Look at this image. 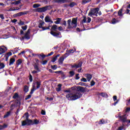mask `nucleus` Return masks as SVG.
I'll return each mask as SVG.
<instances>
[{"label": "nucleus", "instance_id": "c756f323", "mask_svg": "<svg viewBox=\"0 0 130 130\" xmlns=\"http://www.w3.org/2000/svg\"><path fill=\"white\" fill-rule=\"evenodd\" d=\"M118 15L119 16V17H122V16H123V14H122V9H121L119 10Z\"/></svg>", "mask_w": 130, "mask_h": 130}, {"label": "nucleus", "instance_id": "20e7f679", "mask_svg": "<svg viewBox=\"0 0 130 130\" xmlns=\"http://www.w3.org/2000/svg\"><path fill=\"white\" fill-rule=\"evenodd\" d=\"M118 117L123 123H124V122H127L128 124L130 123V120H127V115L126 114H124L121 116L120 115V113H119Z\"/></svg>", "mask_w": 130, "mask_h": 130}, {"label": "nucleus", "instance_id": "774afa93", "mask_svg": "<svg viewBox=\"0 0 130 130\" xmlns=\"http://www.w3.org/2000/svg\"><path fill=\"white\" fill-rule=\"evenodd\" d=\"M53 52H51L50 53H49L47 56H50L51 55H52V54H53Z\"/></svg>", "mask_w": 130, "mask_h": 130}, {"label": "nucleus", "instance_id": "9d476101", "mask_svg": "<svg viewBox=\"0 0 130 130\" xmlns=\"http://www.w3.org/2000/svg\"><path fill=\"white\" fill-rule=\"evenodd\" d=\"M45 23L43 21L41 22L39 24V28H42V30L40 31H44L45 30H48L49 29V27L50 26H49L47 27H43V25H44Z\"/></svg>", "mask_w": 130, "mask_h": 130}, {"label": "nucleus", "instance_id": "a18cd8bd", "mask_svg": "<svg viewBox=\"0 0 130 130\" xmlns=\"http://www.w3.org/2000/svg\"><path fill=\"white\" fill-rule=\"evenodd\" d=\"M78 85L80 86H86V83L81 82L78 83Z\"/></svg>", "mask_w": 130, "mask_h": 130}, {"label": "nucleus", "instance_id": "bf43d9fd", "mask_svg": "<svg viewBox=\"0 0 130 130\" xmlns=\"http://www.w3.org/2000/svg\"><path fill=\"white\" fill-rule=\"evenodd\" d=\"M113 99L114 101H116V100H117V96L115 95L113 97Z\"/></svg>", "mask_w": 130, "mask_h": 130}, {"label": "nucleus", "instance_id": "7ed1b4c3", "mask_svg": "<svg viewBox=\"0 0 130 130\" xmlns=\"http://www.w3.org/2000/svg\"><path fill=\"white\" fill-rule=\"evenodd\" d=\"M78 21V19L76 18H73L72 19H69L67 21V24H68V29H73L74 28H77V26H78V24L77 23V22Z\"/></svg>", "mask_w": 130, "mask_h": 130}, {"label": "nucleus", "instance_id": "4468645a", "mask_svg": "<svg viewBox=\"0 0 130 130\" xmlns=\"http://www.w3.org/2000/svg\"><path fill=\"white\" fill-rule=\"evenodd\" d=\"M30 32H31V29H28L27 30V31L25 33V34L24 35V38H25V39H27V40H29V39H30Z\"/></svg>", "mask_w": 130, "mask_h": 130}, {"label": "nucleus", "instance_id": "ddd939ff", "mask_svg": "<svg viewBox=\"0 0 130 130\" xmlns=\"http://www.w3.org/2000/svg\"><path fill=\"white\" fill-rule=\"evenodd\" d=\"M77 91H75V92H81L82 93H84V92H86V89L82 86H77Z\"/></svg>", "mask_w": 130, "mask_h": 130}, {"label": "nucleus", "instance_id": "2eb2a0df", "mask_svg": "<svg viewBox=\"0 0 130 130\" xmlns=\"http://www.w3.org/2000/svg\"><path fill=\"white\" fill-rule=\"evenodd\" d=\"M28 13V11L21 12L15 14L16 17H21V16H23V15H27Z\"/></svg>", "mask_w": 130, "mask_h": 130}, {"label": "nucleus", "instance_id": "39448f33", "mask_svg": "<svg viewBox=\"0 0 130 130\" xmlns=\"http://www.w3.org/2000/svg\"><path fill=\"white\" fill-rule=\"evenodd\" d=\"M98 13H99V8H92L88 13V16H90V17L95 16V17H97L98 16Z\"/></svg>", "mask_w": 130, "mask_h": 130}, {"label": "nucleus", "instance_id": "58836bf2", "mask_svg": "<svg viewBox=\"0 0 130 130\" xmlns=\"http://www.w3.org/2000/svg\"><path fill=\"white\" fill-rule=\"evenodd\" d=\"M51 69H52V70H56V69H57V66L56 65L51 66Z\"/></svg>", "mask_w": 130, "mask_h": 130}, {"label": "nucleus", "instance_id": "f704fd0d", "mask_svg": "<svg viewBox=\"0 0 130 130\" xmlns=\"http://www.w3.org/2000/svg\"><path fill=\"white\" fill-rule=\"evenodd\" d=\"M21 63H22V60L19 59L16 62V64H17V67H19V66H20V64H21Z\"/></svg>", "mask_w": 130, "mask_h": 130}, {"label": "nucleus", "instance_id": "a19ab883", "mask_svg": "<svg viewBox=\"0 0 130 130\" xmlns=\"http://www.w3.org/2000/svg\"><path fill=\"white\" fill-rule=\"evenodd\" d=\"M103 123H105V121L104 119H102L99 122V124H103Z\"/></svg>", "mask_w": 130, "mask_h": 130}, {"label": "nucleus", "instance_id": "de8ad7c7", "mask_svg": "<svg viewBox=\"0 0 130 130\" xmlns=\"http://www.w3.org/2000/svg\"><path fill=\"white\" fill-rule=\"evenodd\" d=\"M79 74H77L75 75V80H79L80 79V76H79Z\"/></svg>", "mask_w": 130, "mask_h": 130}, {"label": "nucleus", "instance_id": "f8f14e48", "mask_svg": "<svg viewBox=\"0 0 130 130\" xmlns=\"http://www.w3.org/2000/svg\"><path fill=\"white\" fill-rule=\"evenodd\" d=\"M8 50V48L6 47H5V46H2L0 47V55L3 54V53H5L6 51Z\"/></svg>", "mask_w": 130, "mask_h": 130}, {"label": "nucleus", "instance_id": "c03bdc74", "mask_svg": "<svg viewBox=\"0 0 130 130\" xmlns=\"http://www.w3.org/2000/svg\"><path fill=\"white\" fill-rule=\"evenodd\" d=\"M31 97V94L27 95L25 96V100H28V99H30V98Z\"/></svg>", "mask_w": 130, "mask_h": 130}, {"label": "nucleus", "instance_id": "412c9836", "mask_svg": "<svg viewBox=\"0 0 130 130\" xmlns=\"http://www.w3.org/2000/svg\"><path fill=\"white\" fill-rule=\"evenodd\" d=\"M34 69L36 71H37L38 73L40 72L41 71L40 70V69H39V67H38V65L37 64H35L34 66Z\"/></svg>", "mask_w": 130, "mask_h": 130}, {"label": "nucleus", "instance_id": "79ce46f5", "mask_svg": "<svg viewBox=\"0 0 130 130\" xmlns=\"http://www.w3.org/2000/svg\"><path fill=\"white\" fill-rule=\"evenodd\" d=\"M5 68V64L3 63H0V70L4 69Z\"/></svg>", "mask_w": 130, "mask_h": 130}, {"label": "nucleus", "instance_id": "4be33fe9", "mask_svg": "<svg viewBox=\"0 0 130 130\" xmlns=\"http://www.w3.org/2000/svg\"><path fill=\"white\" fill-rule=\"evenodd\" d=\"M99 95H101L102 97H104L105 98H108V94L106 92H102L99 93Z\"/></svg>", "mask_w": 130, "mask_h": 130}, {"label": "nucleus", "instance_id": "338daca9", "mask_svg": "<svg viewBox=\"0 0 130 130\" xmlns=\"http://www.w3.org/2000/svg\"><path fill=\"white\" fill-rule=\"evenodd\" d=\"M87 19H88V20H87V23H90V22H91V19L90 18H89V17H88L87 18Z\"/></svg>", "mask_w": 130, "mask_h": 130}, {"label": "nucleus", "instance_id": "0e129e2a", "mask_svg": "<svg viewBox=\"0 0 130 130\" xmlns=\"http://www.w3.org/2000/svg\"><path fill=\"white\" fill-rule=\"evenodd\" d=\"M58 30H59V31H62V30H63V29L62 28V27L59 26L58 27Z\"/></svg>", "mask_w": 130, "mask_h": 130}, {"label": "nucleus", "instance_id": "a211bd4d", "mask_svg": "<svg viewBox=\"0 0 130 130\" xmlns=\"http://www.w3.org/2000/svg\"><path fill=\"white\" fill-rule=\"evenodd\" d=\"M15 61H16V59L15 58H11L9 61V66H13Z\"/></svg>", "mask_w": 130, "mask_h": 130}, {"label": "nucleus", "instance_id": "1a4fd4ad", "mask_svg": "<svg viewBox=\"0 0 130 130\" xmlns=\"http://www.w3.org/2000/svg\"><path fill=\"white\" fill-rule=\"evenodd\" d=\"M82 64H83V62L82 61L79 62L78 64L74 63L73 64H71V69H79V68H81L82 67Z\"/></svg>", "mask_w": 130, "mask_h": 130}, {"label": "nucleus", "instance_id": "72a5a7b5", "mask_svg": "<svg viewBox=\"0 0 130 130\" xmlns=\"http://www.w3.org/2000/svg\"><path fill=\"white\" fill-rule=\"evenodd\" d=\"M57 29V25H54L52 26V30L53 31H56Z\"/></svg>", "mask_w": 130, "mask_h": 130}, {"label": "nucleus", "instance_id": "4d7b16f0", "mask_svg": "<svg viewBox=\"0 0 130 130\" xmlns=\"http://www.w3.org/2000/svg\"><path fill=\"white\" fill-rule=\"evenodd\" d=\"M5 55H6L9 57L10 56H11V55H12V52H9L8 53H7Z\"/></svg>", "mask_w": 130, "mask_h": 130}, {"label": "nucleus", "instance_id": "e2e57ef3", "mask_svg": "<svg viewBox=\"0 0 130 130\" xmlns=\"http://www.w3.org/2000/svg\"><path fill=\"white\" fill-rule=\"evenodd\" d=\"M90 85L91 86H94V85H95V82H94V81H91L90 82Z\"/></svg>", "mask_w": 130, "mask_h": 130}, {"label": "nucleus", "instance_id": "603ef678", "mask_svg": "<svg viewBox=\"0 0 130 130\" xmlns=\"http://www.w3.org/2000/svg\"><path fill=\"white\" fill-rule=\"evenodd\" d=\"M14 107H15V104H12L10 106V110H13V109H14Z\"/></svg>", "mask_w": 130, "mask_h": 130}, {"label": "nucleus", "instance_id": "4c0bfd02", "mask_svg": "<svg viewBox=\"0 0 130 130\" xmlns=\"http://www.w3.org/2000/svg\"><path fill=\"white\" fill-rule=\"evenodd\" d=\"M21 2L20 1H15L11 4V5H19Z\"/></svg>", "mask_w": 130, "mask_h": 130}, {"label": "nucleus", "instance_id": "f257e3e1", "mask_svg": "<svg viewBox=\"0 0 130 130\" xmlns=\"http://www.w3.org/2000/svg\"><path fill=\"white\" fill-rule=\"evenodd\" d=\"M71 89L72 90H74V87L64 90L65 93H70L66 95V98H67L68 100H69V101H74L77 100V99H80V98L83 96V94H82L81 92H75V91H72Z\"/></svg>", "mask_w": 130, "mask_h": 130}, {"label": "nucleus", "instance_id": "e433bc0d", "mask_svg": "<svg viewBox=\"0 0 130 130\" xmlns=\"http://www.w3.org/2000/svg\"><path fill=\"white\" fill-rule=\"evenodd\" d=\"M69 55L70 54L69 53H66L63 55L62 57H63V58H64V59L65 58H67V57H68V56H69Z\"/></svg>", "mask_w": 130, "mask_h": 130}, {"label": "nucleus", "instance_id": "bb28decb", "mask_svg": "<svg viewBox=\"0 0 130 130\" xmlns=\"http://www.w3.org/2000/svg\"><path fill=\"white\" fill-rule=\"evenodd\" d=\"M56 21L54 22V23L55 24H60V21H61V18H56Z\"/></svg>", "mask_w": 130, "mask_h": 130}, {"label": "nucleus", "instance_id": "aec40b11", "mask_svg": "<svg viewBox=\"0 0 130 130\" xmlns=\"http://www.w3.org/2000/svg\"><path fill=\"white\" fill-rule=\"evenodd\" d=\"M63 60H64L63 57H60L58 60L59 64H62L63 63Z\"/></svg>", "mask_w": 130, "mask_h": 130}, {"label": "nucleus", "instance_id": "6e6d98bb", "mask_svg": "<svg viewBox=\"0 0 130 130\" xmlns=\"http://www.w3.org/2000/svg\"><path fill=\"white\" fill-rule=\"evenodd\" d=\"M27 25H25V26H22L21 28L22 29H23L24 30H27Z\"/></svg>", "mask_w": 130, "mask_h": 130}, {"label": "nucleus", "instance_id": "6ab92c4d", "mask_svg": "<svg viewBox=\"0 0 130 130\" xmlns=\"http://www.w3.org/2000/svg\"><path fill=\"white\" fill-rule=\"evenodd\" d=\"M18 10H20V8H18V7H16V9L15 7H12L9 9L8 10H7V12H12L14 11H18Z\"/></svg>", "mask_w": 130, "mask_h": 130}, {"label": "nucleus", "instance_id": "680f3d73", "mask_svg": "<svg viewBox=\"0 0 130 130\" xmlns=\"http://www.w3.org/2000/svg\"><path fill=\"white\" fill-rule=\"evenodd\" d=\"M62 25H63V26H67V21L64 20L63 21V23H62Z\"/></svg>", "mask_w": 130, "mask_h": 130}, {"label": "nucleus", "instance_id": "5701e85b", "mask_svg": "<svg viewBox=\"0 0 130 130\" xmlns=\"http://www.w3.org/2000/svg\"><path fill=\"white\" fill-rule=\"evenodd\" d=\"M60 55L59 54H57L55 57H54L51 60L52 62H55L57 60V57H59Z\"/></svg>", "mask_w": 130, "mask_h": 130}, {"label": "nucleus", "instance_id": "3c124183", "mask_svg": "<svg viewBox=\"0 0 130 130\" xmlns=\"http://www.w3.org/2000/svg\"><path fill=\"white\" fill-rule=\"evenodd\" d=\"M74 52H75V50L71 49V50H69L68 51V54H70V53H74Z\"/></svg>", "mask_w": 130, "mask_h": 130}, {"label": "nucleus", "instance_id": "8fccbe9b", "mask_svg": "<svg viewBox=\"0 0 130 130\" xmlns=\"http://www.w3.org/2000/svg\"><path fill=\"white\" fill-rule=\"evenodd\" d=\"M33 81V77L31 74L29 75V82H32Z\"/></svg>", "mask_w": 130, "mask_h": 130}, {"label": "nucleus", "instance_id": "473e14b6", "mask_svg": "<svg viewBox=\"0 0 130 130\" xmlns=\"http://www.w3.org/2000/svg\"><path fill=\"white\" fill-rule=\"evenodd\" d=\"M91 0H83L82 2V5H86V4H88V3H90Z\"/></svg>", "mask_w": 130, "mask_h": 130}, {"label": "nucleus", "instance_id": "0eeeda50", "mask_svg": "<svg viewBox=\"0 0 130 130\" xmlns=\"http://www.w3.org/2000/svg\"><path fill=\"white\" fill-rule=\"evenodd\" d=\"M36 85H37V88L35 86V84L32 85V88L31 90V91L30 92V95H32V94H33V93H34V91H35L36 90H37V89H39V88H40V86L41 85V82H40L39 81H37L36 82Z\"/></svg>", "mask_w": 130, "mask_h": 130}, {"label": "nucleus", "instance_id": "2f4dec72", "mask_svg": "<svg viewBox=\"0 0 130 130\" xmlns=\"http://www.w3.org/2000/svg\"><path fill=\"white\" fill-rule=\"evenodd\" d=\"M8 127V125L4 124L3 125H0V130L4 129V128H6Z\"/></svg>", "mask_w": 130, "mask_h": 130}, {"label": "nucleus", "instance_id": "7c9ffc66", "mask_svg": "<svg viewBox=\"0 0 130 130\" xmlns=\"http://www.w3.org/2000/svg\"><path fill=\"white\" fill-rule=\"evenodd\" d=\"M23 90L25 93H27L29 91V87L28 86L25 85L24 86Z\"/></svg>", "mask_w": 130, "mask_h": 130}, {"label": "nucleus", "instance_id": "ea45409f", "mask_svg": "<svg viewBox=\"0 0 130 130\" xmlns=\"http://www.w3.org/2000/svg\"><path fill=\"white\" fill-rule=\"evenodd\" d=\"M124 126V124H122V125L119 126V127L118 128V129H117V130H122V129H123Z\"/></svg>", "mask_w": 130, "mask_h": 130}, {"label": "nucleus", "instance_id": "49530a36", "mask_svg": "<svg viewBox=\"0 0 130 130\" xmlns=\"http://www.w3.org/2000/svg\"><path fill=\"white\" fill-rule=\"evenodd\" d=\"M81 82H84V83H87V79L85 78H82L81 79Z\"/></svg>", "mask_w": 130, "mask_h": 130}, {"label": "nucleus", "instance_id": "dca6fc26", "mask_svg": "<svg viewBox=\"0 0 130 130\" xmlns=\"http://www.w3.org/2000/svg\"><path fill=\"white\" fill-rule=\"evenodd\" d=\"M45 22H46V23H51V24L53 23V21L50 19L49 16H46L45 18Z\"/></svg>", "mask_w": 130, "mask_h": 130}, {"label": "nucleus", "instance_id": "423d86ee", "mask_svg": "<svg viewBox=\"0 0 130 130\" xmlns=\"http://www.w3.org/2000/svg\"><path fill=\"white\" fill-rule=\"evenodd\" d=\"M51 9L50 6H45L42 8H39L36 9V12L38 13H44V12H46V11H48Z\"/></svg>", "mask_w": 130, "mask_h": 130}, {"label": "nucleus", "instance_id": "393cba45", "mask_svg": "<svg viewBox=\"0 0 130 130\" xmlns=\"http://www.w3.org/2000/svg\"><path fill=\"white\" fill-rule=\"evenodd\" d=\"M75 6H77V3L75 2H71L70 5H68V7H70V8H74Z\"/></svg>", "mask_w": 130, "mask_h": 130}, {"label": "nucleus", "instance_id": "09e8293b", "mask_svg": "<svg viewBox=\"0 0 130 130\" xmlns=\"http://www.w3.org/2000/svg\"><path fill=\"white\" fill-rule=\"evenodd\" d=\"M41 113L42 115H45V114H46V112H45V111L44 110H42Z\"/></svg>", "mask_w": 130, "mask_h": 130}, {"label": "nucleus", "instance_id": "864d4df0", "mask_svg": "<svg viewBox=\"0 0 130 130\" xmlns=\"http://www.w3.org/2000/svg\"><path fill=\"white\" fill-rule=\"evenodd\" d=\"M19 95L18 94V93H15V94L13 96V98L14 99H16V98H18Z\"/></svg>", "mask_w": 130, "mask_h": 130}, {"label": "nucleus", "instance_id": "c85d7f7f", "mask_svg": "<svg viewBox=\"0 0 130 130\" xmlns=\"http://www.w3.org/2000/svg\"><path fill=\"white\" fill-rule=\"evenodd\" d=\"M61 47H62L63 50H66V49H67V48L68 47L67 46V44L64 43L62 44V45H61Z\"/></svg>", "mask_w": 130, "mask_h": 130}, {"label": "nucleus", "instance_id": "052dcab7", "mask_svg": "<svg viewBox=\"0 0 130 130\" xmlns=\"http://www.w3.org/2000/svg\"><path fill=\"white\" fill-rule=\"evenodd\" d=\"M130 111V108H126L125 112H129Z\"/></svg>", "mask_w": 130, "mask_h": 130}, {"label": "nucleus", "instance_id": "13d9d810", "mask_svg": "<svg viewBox=\"0 0 130 130\" xmlns=\"http://www.w3.org/2000/svg\"><path fill=\"white\" fill-rule=\"evenodd\" d=\"M0 18L2 19V20H4V19H5V17L3 14H0Z\"/></svg>", "mask_w": 130, "mask_h": 130}, {"label": "nucleus", "instance_id": "6e6552de", "mask_svg": "<svg viewBox=\"0 0 130 130\" xmlns=\"http://www.w3.org/2000/svg\"><path fill=\"white\" fill-rule=\"evenodd\" d=\"M50 34L54 36V37H57V38H61V34L60 32H55L51 31Z\"/></svg>", "mask_w": 130, "mask_h": 130}, {"label": "nucleus", "instance_id": "c9c22d12", "mask_svg": "<svg viewBox=\"0 0 130 130\" xmlns=\"http://www.w3.org/2000/svg\"><path fill=\"white\" fill-rule=\"evenodd\" d=\"M39 7H41V5L40 4H34L33 5V8L34 9H37V8H39Z\"/></svg>", "mask_w": 130, "mask_h": 130}, {"label": "nucleus", "instance_id": "f3484780", "mask_svg": "<svg viewBox=\"0 0 130 130\" xmlns=\"http://www.w3.org/2000/svg\"><path fill=\"white\" fill-rule=\"evenodd\" d=\"M85 77L86 78L88 82H90L91 81V79H92V75L90 74H85Z\"/></svg>", "mask_w": 130, "mask_h": 130}, {"label": "nucleus", "instance_id": "f03ea898", "mask_svg": "<svg viewBox=\"0 0 130 130\" xmlns=\"http://www.w3.org/2000/svg\"><path fill=\"white\" fill-rule=\"evenodd\" d=\"M25 117V120L22 121L21 125L25 126V125H33V124H38L39 123V120L35 119L34 121L29 119V113H25L24 114Z\"/></svg>", "mask_w": 130, "mask_h": 130}, {"label": "nucleus", "instance_id": "cd10ccee", "mask_svg": "<svg viewBox=\"0 0 130 130\" xmlns=\"http://www.w3.org/2000/svg\"><path fill=\"white\" fill-rule=\"evenodd\" d=\"M58 88H56V90L57 91V92H60V91H61V84H59L58 85Z\"/></svg>", "mask_w": 130, "mask_h": 130}, {"label": "nucleus", "instance_id": "69168bd1", "mask_svg": "<svg viewBox=\"0 0 130 130\" xmlns=\"http://www.w3.org/2000/svg\"><path fill=\"white\" fill-rule=\"evenodd\" d=\"M47 63V60L43 61L42 64L45 65V64H46Z\"/></svg>", "mask_w": 130, "mask_h": 130}, {"label": "nucleus", "instance_id": "a878e982", "mask_svg": "<svg viewBox=\"0 0 130 130\" xmlns=\"http://www.w3.org/2000/svg\"><path fill=\"white\" fill-rule=\"evenodd\" d=\"M119 22V20L118 19H116L115 18H113L112 20L111 24H116L117 23Z\"/></svg>", "mask_w": 130, "mask_h": 130}, {"label": "nucleus", "instance_id": "5fc2aeb1", "mask_svg": "<svg viewBox=\"0 0 130 130\" xmlns=\"http://www.w3.org/2000/svg\"><path fill=\"white\" fill-rule=\"evenodd\" d=\"M24 22H23L21 20L20 21L19 23H18L19 26H23V25H24Z\"/></svg>", "mask_w": 130, "mask_h": 130}, {"label": "nucleus", "instance_id": "b1692460", "mask_svg": "<svg viewBox=\"0 0 130 130\" xmlns=\"http://www.w3.org/2000/svg\"><path fill=\"white\" fill-rule=\"evenodd\" d=\"M11 112L8 111L7 112L4 116V118H8L9 116L11 115Z\"/></svg>", "mask_w": 130, "mask_h": 130}, {"label": "nucleus", "instance_id": "37998d69", "mask_svg": "<svg viewBox=\"0 0 130 130\" xmlns=\"http://www.w3.org/2000/svg\"><path fill=\"white\" fill-rule=\"evenodd\" d=\"M69 74H70L71 77H73V76H74L75 75V72L71 71L69 72Z\"/></svg>", "mask_w": 130, "mask_h": 130}, {"label": "nucleus", "instance_id": "9b49d317", "mask_svg": "<svg viewBox=\"0 0 130 130\" xmlns=\"http://www.w3.org/2000/svg\"><path fill=\"white\" fill-rule=\"evenodd\" d=\"M71 2H73V0H55V3L57 4H68L69 3H71Z\"/></svg>", "mask_w": 130, "mask_h": 130}]
</instances>
